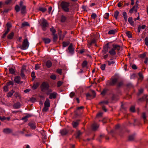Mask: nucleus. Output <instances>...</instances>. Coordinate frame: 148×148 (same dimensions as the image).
<instances>
[{
	"label": "nucleus",
	"instance_id": "a18cd8bd",
	"mask_svg": "<svg viewBox=\"0 0 148 148\" xmlns=\"http://www.w3.org/2000/svg\"><path fill=\"white\" fill-rule=\"evenodd\" d=\"M13 85L14 83L12 81H9L7 83V86H9L10 85H12L13 86Z\"/></svg>",
	"mask_w": 148,
	"mask_h": 148
},
{
	"label": "nucleus",
	"instance_id": "a211bd4d",
	"mask_svg": "<svg viewBox=\"0 0 148 148\" xmlns=\"http://www.w3.org/2000/svg\"><path fill=\"white\" fill-rule=\"evenodd\" d=\"M60 132L62 135H64L67 134L68 132L66 129H64L61 130Z\"/></svg>",
	"mask_w": 148,
	"mask_h": 148
},
{
	"label": "nucleus",
	"instance_id": "09e8293b",
	"mask_svg": "<svg viewBox=\"0 0 148 148\" xmlns=\"http://www.w3.org/2000/svg\"><path fill=\"white\" fill-rule=\"evenodd\" d=\"M15 10L16 12H18L20 10V8L18 5H16L15 7Z\"/></svg>",
	"mask_w": 148,
	"mask_h": 148
},
{
	"label": "nucleus",
	"instance_id": "9d476101",
	"mask_svg": "<svg viewBox=\"0 0 148 148\" xmlns=\"http://www.w3.org/2000/svg\"><path fill=\"white\" fill-rule=\"evenodd\" d=\"M3 132L6 134H9L12 132V130L9 128L4 129L3 131Z\"/></svg>",
	"mask_w": 148,
	"mask_h": 148
},
{
	"label": "nucleus",
	"instance_id": "4468645a",
	"mask_svg": "<svg viewBox=\"0 0 148 148\" xmlns=\"http://www.w3.org/2000/svg\"><path fill=\"white\" fill-rule=\"evenodd\" d=\"M53 35H54L53 39L54 40L55 38L56 37L55 33V30L53 27H52L50 29Z\"/></svg>",
	"mask_w": 148,
	"mask_h": 148
},
{
	"label": "nucleus",
	"instance_id": "72a5a7b5",
	"mask_svg": "<svg viewBox=\"0 0 148 148\" xmlns=\"http://www.w3.org/2000/svg\"><path fill=\"white\" fill-rule=\"evenodd\" d=\"M9 72L10 73L13 74L14 73V70L12 68H10L9 69Z\"/></svg>",
	"mask_w": 148,
	"mask_h": 148
},
{
	"label": "nucleus",
	"instance_id": "f8f14e48",
	"mask_svg": "<svg viewBox=\"0 0 148 148\" xmlns=\"http://www.w3.org/2000/svg\"><path fill=\"white\" fill-rule=\"evenodd\" d=\"M107 62H108V65L110 66L115 63V60L113 59H110L109 60L107 61Z\"/></svg>",
	"mask_w": 148,
	"mask_h": 148
},
{
	"label": "nucleus",
	"instance_id": "2f4dec72",
	"mask_svg": "<svg viewBox=\"0 0 148 148\" xmlns=\"http://www.w3.org/2000/svg\"><path fill=\"white\" fill-rule=\"evenodd\" d=\"M139 76L138 79L141 80H142L143 78V77L142 74L140 73H139L138 74Z\"/></svg>",
	"mask_w": 148,
	"mask_h": 148
},
{
	"label": "nucleus",
	"instance_id": "f3484780",
	"mask_svg": "<svg viewBox=\"0 0 148 148\" xmlns=\"http://www.w3.org/2000/svg\"><path fill=\"white\" fill-rule=\"evenodd\" d=\"M39 85V84L38 82L34 83L33 86L32 87V89L34 90H35L38 87Z\"/></svg>",
	"mask_w": 148,
	"mask_h": 148
},
{
	"label": "nucleus",
	"instance_id": "79ce46f5",
	"mask_svg": "<svg viewBox=\"0 0 148 148\" xmlns=\"http://www.w3.org/2000/svg\"><path fill=\"white\" fill-rule=\"evenodd\" d=\"M138 8V6L137 5H135L132 8H133V10H134V11L136 12L137 11V9Z\"/></svg>",
	"mask_w": 148,
	"mask_h": 148
},
{
	"label": "nucleus",
	"instance_id": "5701e85b",
	"mask_svg": "<svg viewBox=\"0 0 148 148\" xmlns=\"http://www.w3.org/2000/svg\"><path fill=\"white\" fill-rule=\"evenodd\" d=\"M79 122V121H76L72 123V125L73 127L75 128L77 126Z\"/></svg>",
	"mask_w": 148,
	"mask_h": 148
},
{
	"label": "nucleus",
	"instance_id": "052dcab7",
	"mask_svg": "<svg viewBox=\"0 0 148 148\" xmlns=\"http://www.w3.org/2000/svg\"><path fill=\"white\" fill-rule=\"evenodd\" d=\"M142 117L145 120L146 119V115L145 113H143L142 114Z\"/></svg>",
	"mask_w": 148,
	"mask_h": 148
},
{
	"label": "nucleus",
	"instance_id": "f704fd0d",
	"mask_svg": "<svg viewBox=\"0 0 148 148\" xmlns=\"http://www.w3.org/2000/svg\"><path fill=\"white\" fill-rule=\"evenodd\" d=\"M9 31V30L8 29H7L5 31L4 33L3 34L2 38H4L5 37L6 35L8 34Z\"/></svg>",
	"mask_w": 148,
	"mask_h": 148
},
{
	"label": "nucleus",
	"instance_id": "9b49d317",
	"mask_svg": "<svg viewBox=\"0 0 148 148\" xmlns=\"http://www.w3.org/2000/svg\"><path fill=\"white\" fill-rule=\"evenodd\" d=\"M118 79L117 78H112L111 82H110V84L111 85H113L115 84L117 82Z\"/></svg>",
	"mask_w": 148,
	"mask_h": 148
},
{
	"label": "nucleus",
	"instance_id": "aec40b11",
	"mask_svg": "<svg viewBox=\"0 0 148 148\" xmlns=\"http://www.w3.org/2000/svg\"><path fill=\"white\" fill-rule=\"evenodd\" d=\"M42 40L45 44H48L50 42V40L49 38H44Z\"/></svg>",
	"mask_w": 148,
	"mask_h": 148
},
{
	"label": "nucleus",
	"instance_id": "6ab92c4d",
	"mask_svg": "<svg viewBox=\"0 0 148 148\" xmlns=\"http://www.w3.org/2000/svg\"><path fill=\"white\" fill-rule=\"evenodd\" d=\"M20 78L19 76H16L15 77L14 79V81L15 82L19 83L20 82Z\"/></svg>",
	"mask_w": 148,
	"mask_h": 148
},
{
	"label": "nucleus",
	"instance_id": "f03ea898",
	"mask_svg": "<svg viewBox=\"0 0 148 148\" xmlns=\"http://www.w3.org/2000/svg\"><path fill=\"white\" fill-rule=\"evenodd\" d=\"M41 89L43 92H45L48 90L50 92L52 91L51 89H49V85L48 84L47 82H43L41 85Z\"/></svg>",
	"mask_w": 148,
	"mask_h": 148
},
{
	"label": "nucleus",
	"instance_id": "473e14b6",
	"mask_svg": "<svg viewBox=\"0 0 148 148\" xmlns=\"http://www.w3.org/2000/svg\"><path fill=\"white\" fill-rule=\"evenodd\" d=\"M14 93V91L13 90H12L11 92H9L7 95V96L8 97H11L13 93Z\"/></svg>",
	"mask_w": 148,
	"mask_h": 148
},
{
	"label": "nucleus",
	"instance_id": "6e6d98bb",
	"mask_svg": "<svg viewBox=\"0 0 148 148\" xmlns=\"http://www.w3.org/2000/svg\"><path fill=\"white\" fill-rule=\"evenodd\" d=\"M4 90L5 91H7L8 90V86L7 85L4 86L3 87Z\"/></svg>",
	"mask_w": 148,
	"mask_h": 148
},
{
	"label": "nucleus",
	"instance_id": "20e7f679",
	"mask_svg": "<svg viewBox=\"0 0 148 148\" xmlns=\"http://www.w3.org/2000/svg\"><path fill=\"white\" fill-rule=\"evenodd\" d=\"M61 6L62 9L65 11L68 12L69 11V3L62 2L61 3Z\"/></svg>",
	"mask_w": 148,
	"mask_h": 148
},
{
	"label": "nucleus",
	"instance_id": "f257e3e1",
	"mask_svg": "<svg viewBox=\"0 0 148 148\" xmlns=\"http://www.w3.org/2000/svg\"><path fill=\"white\" fill-rule=\"evenodd\" d=\"M40 23L43 30L45 31L49 25L47 21L43 18L40 21Z\"/></svg>",
	"mask_w": 148,
	"mask_h": 148
},
{
	"label": "nucleus",
	"instance_id": "e433bc0d",
	"mask_svg": "<svg viewBox=\"0 0 148 148\" xmlns=\"http://www.w3.org/2000/svg\"><path fill=\"white\" fill-rule=\"evenodd\" d=\"M66 20V18L64 16H62L61 18V21L62 22H64Z\"/></svg>",
	"mask_w": 148,
	"mask_h": 148
},
{
	"label": "nucleus",
	"instance_id": "c9c22d12",
	"mask_svg": "<svg viewBox=\"0 0 148 148\" xmlns=\"http://www.w3.org/2000/svg\"><path fill=\"white\" fill-rule=\"evenodd\" d=\"M29 24L27 22H25L22 23V27H23L26 26H29Z\"/></svg>",
	"mask_w": 148,
	"mask_h": 148
},
{
	"label": "nucleus",
	"instance_id": "a878e982",
	"mask_svg": "<svg viewBox=\"0 0 148 148\" xmlns=\"http://www.w3.org/2000/svg\"><path fill=\"white\" fill-rule=\"evenodd\" d=\"M128 21L132 25H134V22L132 20V17L129 18L128 19Z\"/></svg>",
	"mask_w": 148,
	"mask_h": 148
},
{
	"label": "nucleus",
	"instance_id": "1a4fd4ad",
	"mask_svg": "<svg viewBox=\"0 0 148 148\" xmlns=\"http://www.w3.org/2000/svg\"><path fill=\"white\" fill-rule=\"evenodd\" d=\"M68 50L69 53L71 55L74 53V49L73 48L72 45L71 44L68 47Z\"/></svg>",
	"mask_w": 148,
	"mask_h": 148
},
{
	"label": "nucleus",
	"instance_id": "bb28decb",
	"mask_svg": "<svg viewBox=\"0 0 148 148\" xmlns=\"http://www.w3.org/2000/svg\"><path fill=\"white\" fill-rule=\"evenodd\" d=\"M87 62L86 61H84L82 64V66L83 68H87Z\"/></svg>",
	"mask_w": 148,
	"mask_h": 148
},
{
	"label": "nucleus",
	"instance_id": "2eb2a0df",
	"mask_svg": "<svg viewBox=\"0 0 148 148\" xmlns=\"http://www.w3.org/2000/svg\"><path fill=\"white\" fill-rule=\"evenodd\" d=\"M46 65L47 67H50L52 65V63L51 61L50 60L47 61L46 62Z\"/></svg>",
	"mask_w": 148,
	"mask_h": 148
},
{
	"label": "nucleus",
	"instance_id": "dca6fc26",
	"mask_svg": "<svg viewBox=\"0 0 148 148\" xmlns=\"http://www.w3.org/2000/svg\"><path fill=\"white\" fill-rule=\"evenodd\" d=\"M82 134V133L80 131H78L76 134L75 137L77 139L79 138Z\"/></svg>",
	"mask_w": 148,
	"mask_h": 148
},
{
	"label": "nucleus",
	"instance_id": "c03bdc74",
	"mask_svg": "<svg viewBox=\"0 0 148 148\" xmlns=\"http://www.w3.org/2000/svg\"><path fill=\"white\" fill-rule=\"evenodd\" d=\"M97 16L96 14L94 13L92 14L91 16V18L93 19H95Z\"/></svg>",
	"mask_w": 148,
	"mask_h": 148
},
{
	"label": "nucleus",
	"instance_id": "412c9836",
	"mask_svg": "<svg viewBox=\"0 0 148 148\" xmlns=\"http://www.w3.org/2000/svg\"><path fill=\"white\" fill-rule=\"evenodd\" d=\"M123 15L124 17L125 21H127V13L125 12H124L123 13Z\"/></svg>",
	"mask_w": 148,
	"mask_h": 148
},
{
	"label": "nucleus",
	"instance_id": "7ed1b4c3",
	"mask_svg": "<svg viewBox=\"0 0 148 148\" xmlns=\"http://www.w3.org/2000/svg\"><path fill=\"white\" fill-rule=\"evenodd\" d=\"M120 47L117 45H115L109 51V53L112 56H114L116 54L115 50H119Z\"/></svg>",
	"mask_w": 148,
	"mask_h": 148
},
{
	"label": "nucleus",
	"instance_id": "a19ab883",
	"mask_svg": "<svg viewBox=\"0 0 148 148\" xmlns=\"http://www.w3.org/2000/svg\"><path fill=\"white\" fill-rule=\"evenodd\" d=\"M126 35H127V36L129 38H131L132 37V36L131 32H130L127 31L126 32Z\"/></svg>",
	"mask_w": 148,
	"mask_h": 148
},
{
	"label": "nucleus",
	"instance_id": "49530a36",
	"mask_svg": "<svg viewBox=\"0 0 148 148\" xmlns=\"http://www.w3.org/2000/svg\"><path fill=\"white\" fill-rule=\"evenodd\" d=\"M106 65L105 64H102L100 67L101 69L102 70H105Z\"/></svg>",
	"mask_w": 148,
	"mask_h": 148
},
{
	"label": "nucleus",
	"instance_id": "cd10ccee",
	"mask_svg": "<svg viewBox=\"0 0 148 148\" xmlns=\"http://www.w3.org/2000/svg\"><path fill=\"white\" fill-rule=\"evenodd\" d=\"M21 106V104L19 103H17L14 105V107L16 108H18Z\"/></svg>",
	"mask_w": 148,
	"mask_h": 148
},
{
	"label": "nucleus",
	"instance_id": "5fc2aeb1",
	"mask_svg": "<svg viewBox=\"0 0 148 148\" xmlns=\"http://www.w3.org/2000/svg\"><path fill=\"white\" fill-rule=\"evenodd\" d=\"M134 136L133 135H130L129 136V140H132L134 139Z\"/></svg>",
	"mask_w": 148,
	"mask_h": 148
},
{
	"label": "nucleus",
	"instance_id": "0e129e2a",
	"mask_svg": "<svg viewBox=\"0 0 148 148\" xmlns=\"http://www.w3.org/2000/svg\"><path fill=\"white\" fill-rule=\"evenodd\" d=\"M26 69V67L25 66H23L22 67V69H21V71H25Z\"/></svg>",
	"mask_w": 148,
	"mask_h": 148
},
{
	"label": "nucleus",
	"instance_id": "6e6552de",
	"mask_svg": "<svg viewBox=\"0 0 148 148\" xmlns=\"http://www.w3.org/2000/svg\"><path fill=\"white\" fill-rule=\"evenodd\" d=\"M28 125L32 129H34L36 127V123L33 122H31L29 123Z\"/></svg>",
	"mask_w": 148,
	"mask_h": 148
},
{
	"label": "nucleus",
	"instance_id": "774afa93",
	"mask_svg": "<svg viewBox=\"0 0 148 148\" xmlns=\"http://www.w3.org/2000/svg\"><path fill=\"white\" fill-rule=\"evenodd\" d=\"M103 114V113L102 112H99L98 114H97V117H99L101 116Z\"/></svg>",
	"mask_w": 148,
	"mask_h": 148
},
{
	"label": "nucleus",
	"instance_id": "3c124183",
	"mask_svg": "<svg viewBox=\"0 0 148 148\" xmlns=\"http://www.w3.org/2000/svg\"><path fill=\"white\" fill-rule=\"evenodd\" d=\"M145 44L147 46H148V38L146 37L145 38Z\"/></svg>",
	"mask_w": 148,
	"mask_h": 148
},
{
	"label": "nucleus",
	"instance_id": "e2e57ef3",
	"mask_svg": "<svg viewBox=\"0 0 148 148\" xmlns=\"http://www.w3.org/2000/svg\"><path fill=\"white\" fill-rule=\"evenodd\" d=\"M50 77L53 79L55 80L56 79V76L54 75H51Z\"/></svg>",
	"mask_w": 148,
	"mask_h": 148
},
{
	"label": "nucleus",
	"instance_id": "393cba45",
	"mask_svg": "<svg viewBox=\"0 0 148 148\" xmlns=\"http://www.w3.org/2000/svg\"><path fill=\"white\" fill-rule=\"evenodd\" d=\"M14 35V33L12 32L8 35V39H12L13 38Z\"/></svg>",
	"mask_w": 148,
	"mask_h": 148
},
{
	"label": "nucleus",
	"instance_id": "39448f33",
	"mask_svg": "<svg viewBox=\"0 0 148 148\" xmlns=\"http://www.w3.org/2000/svg\"><path fill=\"white\" fill-rule=\"evenodd\" d=\"M50 106L49 100L48 99H47L44 103V107L42 111L43 112L47 111Z\"/></svg>",
	"mask_w": 148,
	"mask_h": 148
},
{
	"label": "nucleus",
	"instance_id": "423d86ee",
	"mask_svg": "<svg viewBox=\"0 0 148 148\" xmlns=\"http://www.w3.org/2000/svg\"><path fill=\"white\" fill-rule=\"evenodd\" d=\"M29 46V43L28 40L27 39H26L24 40L21 48L23 50H25L28 48Z\"/></svg>",
	"mask_w": 148,
	"mask_h": 148
},
{
	"label": "nucleus",
	"instance_id": "4be33fe9",
	"mask_svg": "<svg viewBox=\"0 0 148 148\" xmlns=\"http://www.w3.org/2000/svg\"><path fill=\"white\" fill-rule=\"evenodd\" d=\"M21 8V13L22 14H24L25 13L26 6H22Z\"/></svg>",
	"mask_w": 148,
	"mask_h": 148
},
{
	"label": "nucleus",
	"instance_id": "b1692460",
	"mask_svg": "<svg viewBox=\"0 0 148 148\" xmlns=\"http://www.w3.org/2000/svg\"><path fill=\"white\" fill-rule=\"evenodd\" d=\"M116 31V29H112L109 31L108 34H113L115 33Z\"/></svg>",
	"mask_w": 148,
	"mask_h": 148
},
{
	"label": "nucleus",
	"instance_id": "ddd939ff",
	"mask_svg": "<svg viewBox=\"0 0 148 148\" xmlns=\"http://www.w3.org/2000/svg\"><path fill=\"white\" fill-rule=\"evenodd\" d=\"M98 127V125L95 123H94L92 126V129L94 131L97 130Z\"/></svg>",
	"mask_w": 148,
	"mask_h": 148
},
{
	"label": "nucleus",
	"instance_id": "37998d69",
	"mask_svg": "<svg viewBox=\"0 0 148 148\" xmlns=\"http://www.w3.org/2000/svg\"><path fill=\"white\" fill-rule=\"evenodd\" d=\"M7 25V30H9V31L10 30V28L11 27V25L10 23H7L6 25Z\"/></svg>",
	"mask_w": 148,
	"mask_h": 148
},
{
	"label": "nucleus",
	"instance_id": "680f3d73",
	"mask_svg": "<svg viewBox=\"0 0 148 148\" xmlns=\"http://www.w3.org/2000/svg\"><path fill=\"white\" fill-rule=\"evenodd\" d=\"M12 1V0H7L5 1V3L6 4H8L10 3Z\"/></svg>",
	"mask_w": 148,
	"mask_h": 148
},
{
	"label": "nucleus",
	"instance_id": "de8ad7c7",
	"mask_svg": "<svg viewBox=\"0 0 148 148\" xmlns=\"http://www.w3.org/2000/svg\"><path fill=\"white\" fill-rule=\"evenodd\" d=\"M63 82L62 81H59L57 82V86L60 87L62 84Z\"/></svg>",
	"mask_w": 148,
	"mask_h": 148
},
{
	"label": "nucleus",
	"instance_id": "8fccbe9b",
	"mask_svg": "<svg viewBox=\"0 0 148 148\" xmlns=\"http://www.w3.org/2000/svg\"><path fill=\"white\" fill-rule=\"evenodd\" d=\"M56 72L60 75H61L62 72V70L61 69H58L56 71Z\"/></svg>",
	"mask_w": 148,
	"mask_h": 148
},
{
	"label": "nucleus",
	"instance_id": "c756f323",
	"mask_svg": "<svg viewBox=\"0 0 148 148\" xmlns=\"http://www.w3.org/2000/svg\"><path fill=\"white\" fill-rule=\"evenodd\" d=\"M47 10V8L44 7H40L39 8V10L42 12H45Z\"/></svg>",
	"mask_w": 148,
	"mask_h": 148
},
{
	"label": "nucleus",
	"instance_id": "603ef678",
	"mask_svg": "<svg viewBox=\"0 0 148 148\" xmlns=\"http://www.w3.org/2000/svg\"><path fill=\"white\" fill-rule=\"evenodd\" d=\"M109 14L108 13H106L104 15V18L106 19H108L109 16Z\"/></svg>",
	"mask_w": 148,
	"mask_h": 148
},
{
	"label": "nucleus",
	"instance_id": "13d9d810",
	"mask_svg": "<svg viewBox=\"0 0 148 148\" xmlns=\"http://www.w3.org/2000/svg\"><path fill=\"white\" fill-rule=\"evenodd\" d=\"M14 96L16 98L20 97V94L18 92L15 93L14 94Z\"/></svg>",
	"mask_w": 148,
	"mask_h": 148
},
{
	"label": "nucleus",
	"instance_id": "0eeeda50",
	"mask_svg": "<svg viewBox=\"0 0 148 148\" xmlns=\"http://www.w3.org/2000/svg\"><path fill=\"white\" fill-rule=\"evenodd\" d=\"M108 103V101H103L99 103V104L102 107V109L105 112L107 111V109L106 108L104 105L107 104Z\"/></svg>",
	"mask_w": 148,
	"mask_h": 148
},
{
	"label": "nucleus",
	"instance_id": "ea45409f",
	"mask_svg": "<svg viewBox=\"0 0 148 148\" xmlns=\"http://www.w3.org/2000/svg\"><path fill=\"white\" fill-rule=\"evenodd\" d=\"M53 98H56V95L55 94H54L52 93L50 95L49 98L50 99H52Z\"/></svg>",
	"mask_w": 148,
	"mask_h": 148
},
{
	"label": "nucleus",
	"instance_id": "338daca9",
	"mask_svg": "<svg viewBox=\"0 0 148 148\" xmlns=\"http://www.w3.org/2000/svg\"><path fill=\"white\" fill-rule=\"evenodd\" d=\"M31 76L34 78H35V73L34 72H32L31 74Z\"/></svg>",
	"mask_w": 148,
	"mask_h": 148
},
{
	"label": "nucleus",
	"instance_id": "864d4df0",
	"mask_svg": "<svg viewBox=\"0 0 148 148\" xmlns=\"http://www.w3.org/2000/svg\"><path fill=\"white\" fill-rule=\"evenodd\" d=\"M107 90L106 89H104L103 90V91L101 92V94L102 95H103L106 92Z\"/></svg>",
	"mask_w": 148,
	"mask_h": 148
},
{
	"label": "nucleus",
	"instance_id": "c85d7f7f",
	"mask_svg": "<svg viewBox=\"0 0 148 148\" xmlns=\"http://www.w3.org/2000/svg\"><path fill=\"white\" fill-rule=\"evenodd\" d=\"M86 96L87 99L89 100H90L91 99L93 98L92 97L91 94L89 93H87L86 94Z\"/></svg>",
	"mask_w": 148,
	"mask_h": 148
},
{
	"label": "nucleus",
	"instance_id": "69168bd1",
	"mask_svg": "<svg viewBox=\"0 0 148 148\" xmlns=\"http://www.w3.org/2000/svg\"><path fill=\"white\" fill-rule=\"evenodd\" d=\"M6 119V118L3 116V117H1V116H0V120L2 121H4Z\"/></svg>",
	"mask_w": 148,
	"mask_h": 148
},
{
	"label": "nucleus",
	"instance_id": "7c9ffc66",
	"mask_svg": "<svg viewBox=\"0 0 148 148\" xmlns=\"http://www.w3.org/2000/svg\"><path fill=\"white\" fill-rule=\"evenodd\" d=\"M69 44V42L68 41L67 42H63V46L64 47H66Z\"/></svg>",
	"mask_w": 148,
	"mask_h": 148
},
{
	"label": "nucleus",
	"instance_id": "4c0bfd02",
	"mask_svg": "<svg viewBox=\"0 0 148 148\" xmlns=\"http://www.w3.org/2000/svg\"><path fill=\"white\" fill-rule=\"evenodd\" d=\"M91 95L92 96V98H93L94 97H95L96 95V93L95 92V91L93 90H92L91 91Z\"/></svg>",
	"mask_w": 148,
	"mask_h": 148
},
{
	"label": "nucleus",
	"instance_id": "4d7b16f0",
	"mask_svg": "<svg viewBox=\"0 0 148 148\" xmlns=\"http://www.w3.org/2000/svg\"><path fill=\"white\" fill-rule=\"evenodd\" d=\"M75 95V93L73 92H71L70 95V96L71 98H73Z\"/></svg>",
	"mask_w": 148,
	"mask_h": 148
},
{
	"label": "nucleus",
	"instance_id": "bf43d9fd",
	"mask_svg": "<svg viewBox=\"0 0 148 148\" xmlns=\"http://www.w3.org/2000/svg\"><path fill=\"white\" fill-rule=\"evenodd\" d=\"M130 111L133 112H134L135 111V108L134 106H132L130 108Z\"/></svg>",
	"mask_w": 148,
	"mask_h": 148
},
{
	"label": "nucleus",
	"instance_id": "58836bf2",
	"mask_svg": "<svg viewBox=\"0 0 148 148\" xmlns=\"http://www.w3.org/2000/svg\"><path fill=\"white\" fill-rule=\"evenodd\" d=\"M119 12L118 11H115L114 13V16L115 17L117 18V17L119 14Z\"/></svg>",
	"mask_w": 148,
	"mask_h": 148
}]
</instances>
